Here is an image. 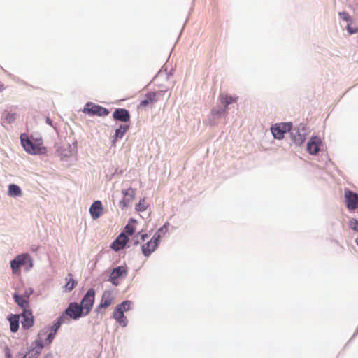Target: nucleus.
<instances>
[{
    "label": "nucleus",
    "mask_w": 358,
    "mask_h": 358,
    "mask_svg": "<svg viewBox=\"0 0 358 358\" xmlns=\"http://www.w3.org/2000/svg\"><path fill=\"white\" fill-rule=\"evenodd\" d=\"M131 306V302L127 300L119 304L114 310L113 317L122 327H125L127 324V320L124 315V312L130 310Z\"/></svg>",
    "instance_id": "7ed1b4c3"
},
{
    "label": "nucleus",
    "mask_w": 358,
    "mask_h": 358,
    "mask_svg": "<svg viewBox=\"0 0 358 358\" xmlns=\"http://www.w3.org/2000/svg\"><path fill=\"white\" fill-rule=\"evenodd\" d=\"M23 320L21 322L23 328L29 329L34 324V317L31 310H23L22 313Z\"/></svg>",
    "instance_id": "dca6fc26"
},
{
    "label": "nucleus",
    "mask_w": 358,
    "mask_h": 358,
    "mask_svg": "<svg viewBox=\"0 0 358 358\" xmlns=\"http://www.w3.org/2000/svg\"><path fill=\"white\" fill-rule=\"evenodd\" d=\"M294 141L297 143H301L304 141V137L301 135H299L298 137H295Z\"/></svg>",
    "instance_id": "72a5a7b5"
},
{
    "label": "nucleus",
    "mask_w": 358,
    "mask_h": 358,
    "mask_svg": "<svg viewBox=\"0 0 358 358\" xmlns=\"http://www.w3.org/2000/svg\"><path fill=\"white\" fill-rule=\"evenodd\" d=\"M157 94L154 92H150L147 93L144 97V99L141 101L139 104V107L145 108L148 106H152L155 102H157Z\"/></svg>",
    "instance_id": "2eb2a0df"
},
{
    "label": "nucleus",
    "mask_w": 358,
    "mask_h": 358,
    "mask_svg": "<svg viewBox=\"0 0 358 358\" xmlns=\"http://www.w3.org/2000/svg\"><path fill=\"white\" fill-rule=\"evenodd\" d=\"M135 227L131 223H128L124 227V232L128 235H132L135 232Z\"/></svg>",
    "instance_id": "c85d7f7f"
},
{
    "label": "nucleus",
    "mask_w": 358,
    "mask_h": 358,
    "mask_svg": "<svg viewBox=\"0 0 358 358\" xmlns=\"http://www.w3.org/2000/svg\"><path fill=\"white\" fill-rule=\"evenodd\" d=\"M113 117L115 120L127 122L130 120V114L124 108H117L113 112Z\"/></svg>",
    "instance_id": "ddd939ff"
},
{
    "label": "nucleus",
    "mask_w": 358,
    "mask_h": 358,
    "mask_svg": "<svg viewBox=\"0 0 358 358\" xmlns=\"http://www.w3.org/2000/svg\"><path fill=\"white\" fill-rule=\"evenodd\" d=\"M136 239L134 241V244L137 245L141 241H144L146 238H148V234L142 232H139L137 236L135 237Z\"/></svg>",
    "instance_id": "cd10ccee"
},
{
    "label": "nucleus",
    "mask_w": 358,
    "mask_h": 358,
    "mask_svg": "<svg viewBox=\"0 0 358 358\" xmlns=\"http://www.w3.org/2000/svg\"><path fill=\"white\" fill-rule=\"evenodd\" d=\"M95 299V292L91 288L88 289L86 294L81 301L80 307L84 312V315H87L90 312Z\"/></svg>",
    "instance_id": "20e7f679"
},
{
    "label": "nucleus",
    "mask_w": 358,
    "mask_h": 358,
    "mask_svg": "<svg viewBox=\"0 0 358 358\" xmlns=\"http://www.w3.org/2000/svg\"><path fill=\"white\" fill-rule=\"evenodd\" d=\"M55 334H56L55 332H53V331L48 334L47 338H46V344H50L52 343V341H53V339L55 338Z\"/></svg>",
    "instance_id": "473e14b6"
},
{
    "label": "nucleus",
    "mask_w": 358,
    "mask_h": 358,
    "mask_svg": "<svg viewBox=\"0 0 358 358\" xmlns=\"http://www.w3.org/2000/svg\"><path fill=\"white\" fill-rule=\"evenodd\" d=\"M32 293L33 289L31 288H28L24 291V292L21 296L29 300V298L32 294Z\"/></svg>",
    "instance_id": "2f4dec72"
},
{
    "label": "nucleus",
    "mask_w": 358,
    "mask_h": 358,
    "mask_svg": "<svg viewBox=\"0 0 358 358\" xmlns=\"http://www.w3.org/2000/svg\"><path fill=\"white\" fill-rule=\"evenodd\" d=\"M38 345H39V346H43V344H41V342H39V343H38Z\"/></svg>",
    "instance_id": "a19ab883"
},
{
    "label": "nucleus",
    "mask_w": 358,
    "mask_h": 358,
    "mask_svg": "<svg viewBox=\"0 0 358 358\" xmlns=\"http://www.w3.org/2000/svg\"><path fill=\"white\" fill-rule=\"evenodd\" d=\"M344 198L346 207L349 210H355L358 208V194L350 189H345Z\"/></svg>",
    "instance_id": "423d86ee"
},
{
    "label": "nucleus",
    "mask_w": 358,
    "mask_h": 358,
    "mask_svg": "<svg viewBox=\"0 0 358 358\" xmlns=\"http://www.w3.org/2000/svg\"><path fill=\"white\" fill-rule=\"evenodd\" d=\"M292 124L290 123H277L271 128L272 134L275 138L282 139L285 134L291 130Z\"/></svg>",
    "instance_id": "0eeeda50"
},
{
    "label": "nucleus",
    "mask_w": 358,
    "mask_h": 358,
    "mask_svg": "<svg viewBox=\"0 0 358 358\" xmlns=\"http://www.w3.org/2000/svg\"><path fill=\"white\" fill-rule=\"evenodd\" d=\"M348 31H349V32H350V33H351V34H352V33H355V31H352V30H350V27H349V26L348 27Z\"/></svg>",
    "instance_id": "58836bf2"
},
{
    "label": "nucleus",
    "mask_w": 358,
    "mask_h": 358,
    "mask_svg": "<svg viewBox=\"0 0 358 358\" xmlns=\"http://www.w3.org/2000/svg\"><path fill=\"white\" fill-rule=\"evenodd\" d=\"M124 197L127 196H129V198H124L120 202V207L122 209L125 208L129 203L134 199L135 196V190L132 188H129L126 190H124L122 192Z\"/></svg>",
    "instance_id": "f3484780"
},
{
    "label": "nucleus",
    "mask_w": 358,
    "mask_h": 358,
    "mask_svg": "<svg viewBox=\"0 0 358 358\" xmlns=\"http://www.w3.org/2000/svg\"><path fill=\"white\" fill-rule=\"evenodd\" d=\"M66 283L65 284V289L70 292L74 289L77 285V281L73 278L71 273H69L66 277Z\"/></svg>",
    "instance_id": "412c9836"
},
{
    "label": "nucleus",
    "mask_w": 358,
    "mask_h": 358,
    "mask_svg": "<svg viewBox=\"0 0 358 358\" xmlns=\"http://www.w3.org/2000/svg\"><path fill=\"white\" fill-rule=\"evenodd\" d=\"M355 241H356V243L358 245V237L356 238Z\"/></svg>",
    "instance_id": "ea45409f"
},
{
    "label": "nucleus",
    "mask_w": 358,
    "mask_h": 358,
    "mask_svg": "<svg viewBox=\"0 0 358 358\" xmlns=\"http://www.w3.org/2000/svg\"><path fill=\"white\" fill-rule=\"evenodd\" d=\"M43 358H53V355L52 353H48L43 357Z\"/></svg>",
    "instance_id": "c9c22d12"
},
{
    "label": "nucleus",
    "mask_w": 358,
    "mask_h": 358,
    "mask_svg": "<svg viewBox=\"0 0 358 358\" xmlns=\"http://www.w3.org/2000/svg\"><path fill=\"white\" fill-rule=\"evenodd\" d=\"M339 15H340L341 19H343V20H345L346 22H349V21L351 20L350 16L346 12L339 13Z\"/></svg>",
    "instance_id": "7c9ffc66"
},
{
    "label": "nucleus",
    "mask_w": 358,
    "mask_h": 358,
    "mask_svg": "<svg viewBox=\"0 0 358 358\" xmlns=\"http://www.w3.org/2000/svg\"><path fill=\"white\" fill-rule=\"evenodd\" d=\"M168 224H164L162 227H160L154 234L152 239L157 240L159 242L160 238L168 231Z\"/></svg>",
    "instance_id": "b1692460"
},
{
    "label": "nucleus",
    "mask_w": 358,
    "mask_h": 358,
    "mask_svg": "<svg viewBox=\"0 0 358 358\" xmlns=\"http://www.w3.org/2000/svg\"><path fill=\"white\" fill-rule=\"evenodd\" d=\"M19 320L20 316L17 315H11L8 317L10 322V331L12 332H16L19 328Z\"/></svg>",
    "instance_id": "aec40b11"
},
{
    "label": "nucleus",
    "mask_w": 358,
    "mask_h": 358,
    "mask_svg": "<svg viewBox=\"0 0 358 358\" xmlns=\"http://www.w3.org/2000/svg\"><path fill=\"white\" fill-rule=\"evenodd\" d=\"M90 213L93 220H97L104 213L103 207L100 201H94L90 208Z\"/></svg>",
    "instance_id": "1a4fd4ad"
},
{
    "label": "nucleus",
    "mask_w": 358,
    "mask_h": 358,
    "mask_svg": "<svg viewBox=\"0 0 358 358\" xmlns=\"http://www.w3.org/2000/svg\"><path fill=\"white\" fill-rule=\"evenodd\" d=\"M4 89V86L3 84H0V92H1Z\"/></svg>",
    "instance_id": "4c0bfd02"
},
{
    "label": "nucleus",
    "mask_w": 358,
    "mask_h": 358,
    "mask_svg": "<svg viewBox=\"0 0 358 358\" xmlns=\"http://www.w3.org/2000/svg\"><path fill=\"white\" fill-rule=\"evenodd\" d=\"M322 141L317 136H313L307 144V150L311 155H315L320 151Z\"/></svg>",
    "instance_id": "9b49d317"
},
{
    "label": "nucleus",
    "mask_w": 358,
    "mask_h": 358,
    "mask_svg": "<svg viewBox=\"0 0 358 358\" xmlns=\"http://www.w3.org/2000/svg\"><path fill=\"white\" fill-rule=\"evenodd\" d=\"M13 298L15 299V301L16 302V303L20 306L22 308H23V310H28L29 309V300H27V299H25L24 297L22 296L21 295H19L17 293H15L14 295H13Z\"/></svg>",
    "instance_id": "a211bd4d"
},
{
    "label": "nucleus",
    "mask_w": 358,
    "mask_h": 358,
    "mask_svg": "<svg viewBox=\"0 0 358 358\" xmlns=\"http://www.w3.org/2000/svg\"><path fill=\"white\" fill-rule=\"evenodd\" d=\"M23 358H25V357H24Z\"/></svg>",
    "instance_id": "79ce46f5"
},
{
    "label": "nucleus",
    "mask_w": 358,
    "mask_h": 358,
    "mask_svg": "<svg viewBox=\"0 0 358 358\" xmlns=\"http://www.w3.org/2000/svg\"><path fill=\"white\" fill-rule=\"evenodd\" d=\"M147 206H148V205L145 202V199H143L140 200L139 203L137 204V206L136 207V209L138 211H144L146 210Z\"/></svg>",
    "instance_id": "bb28decb"
},
{
    "label": "nucleus",
    "mask_w": 358,
    "mask_h": 358,
    "mask_svg": "<svg viewBox=\"0 0 358 358\" xmlns=\"http://www.w3.org/2000/svg\"><path fill=\"white\" fill-rule=\"evenodd\" d=\"M127 275V269L124 266H117L115 268L110 275V280L113 284L117 285V279L122 276H125Z\"/></svg>",
    "instance_id": "f8f14e48"
},
{
    "label": "nucleus",
    "mask_w": 358,
    "mask_h": 358,
    "mask_svg": "<svg viewBox=\"0 0 358 358\" xmlns=\"http://www.w3.org/2000/svg\"><path fill=\"white\" fill-rule=\"evenodd\" d=\"M113 301V298L111 296V294L108 292H105L103 295L102 298L100 302V304L99 306V308H106L110 306Z\"/></svg>",
    "instance_id": "6ab92c4d"
},
{
    "label": "nucleus",
    "mask_w": 358,
    "mask_h": 358,
    "mask_svg": "<svg viewBox=\"0 0 358 358\" xmlns=\"http://www.w3.org/2000/svg\"><path fill=\"white\" fill-rule=\"evenodd\" d=\"M221 102L224 104L225 108H227L229 104L236 102L237 97H234L227 94H222L220 96Z\"/></svg>",
    "instance_id": "393cba45"
},
{
    "label": "nucleus",
    "mask_w": 358,
    "mask_h": 358,
    "mask_svg": "<svg viewBox=\"0 0 358 358\" xmlns=\"http://www.w3.org/2000/svg\"><path fill=\"white\" fill-rule=\"evenodd\" d=\"M21 144L27 152L31 155L43 154L45 148L41 144H34L25 134L20 136Z\"/></svg>",
    "instance_id": "f03ea898"
},
{
    "label": "nucleus",
    "mask_w": 358,
    "mask_h": 358,
    "mask_svg": "<svg viewBox=\"0 0 358 358\" xmlns=\"http://www.w3.org/2000/svg\"><path fill=\"white\" fill-rule=\"evenodd\" d=\"M349 226L352 229L358 231V221L357 220L351 219L349 221Z\"/></svg>",
    "instance_id": "c756f323"
},
{
    "label": "nucleus",
    "mask_w": 358,
    "mask_h": 358,
    "mask_svg": "<svg viewBox=\"0 0 358 358\" xmlns=\"http://www.w3.org/2000/svg\"><path fill=\"white\" fill-rule=\"evenodd\" d=\"M6 358H11V355H10V350L8 348H6Z\"/></svg>",
    "instance_id": "f704fd0d"
},
{
    "label": "nucleus",
    "mask_w": 358,
    "mask_h": 358,
    "mask_svg": "<svg viewBox=\"0 0 358 358\" xmlns=\"http://www.w3.org/2000/svg\"><path fill=\"white\" fill-rule=\"evenodd\" d=\"M46 122H47L48 124L52 125V121H51V120H50V118H48V117L46 119Z\"/></svg>",
    "instance_id": "e433bc0d"
},
{
    "label": "nucleus",
    "mask_w": 358,
    "mask_h": 358,
    "mask_svg": "<svg viewBox=\"0 0 358 358\" xmlns=\"http://www.w3.org/2000/svg\"><path fill=\"white\" fill-rule=\"evenodd\" d=\"M159 243V242L158 241L152 238L150 241L142 245L141 250L143 254L146 257L149 256L156 250Z\"/></svg>",
    "instance_id": "4468645a"
},
{
    "label": "nucleus",
    "mask_w": 358,
    "mask_h": 358,
    "mask_svg": "<svg viewBox=\"0 0 358 358\" xmlns=\"http://www.w3.org/2000/svg\"><path fill=\"white\" fill-rule=\"evenodd\" d=\"M69 322V318L66 317V315H62L59 317L57 322L52 326L53 332L57 333L58 329L61 326L62 324L66 323Z\"/></svg>",
    "instance_id": "a878e982"
},
{
    "label": "nucleus",
    "mask_w": 358,
    "mask_h": 358,
    "mask_svg": "<svg viewBox=\"0 0 358 358\" xmlns=\"http://www.w3.org/2000/svg\"><path fill=\"white\" fill-rule=\"evenodd\" d=\"M129 238L124 233H121L117 238L112 243L111 248L115 251H119L124 248Z\"/></svg>",
    "instance_id": "9d476101"
},
{
    "label": "nucleus",
    "mask_w": 358,
    "mask_h": 358,
    "mask_svg": "<svg viewBox=\"0 0 358 358\" xmlns=\"http://www.w3.org/2000/svg\"><path fill=\"white\" fill-rule=\"evenodd\" d=\"M129 127V125H120V127L115 130L114 141L119 138H122L125 133L128 131Z\"/></svg>",
    "instance_id": "5701e85b"
},
{
    "label": "nucleus",
    "mask_w": 358,
    "mask_h": 358,
    "mask_svg": "<svg viewBox=\"0 0 358 358\" xmlns=\"http://www.w3.org/2000/svg\"><path fill=\"white\" fill-rule=\"evenodd\" d=\"M22 192L20 187L15 184L8 186V195L10 196H21Z\"/></svg>",
    "instance_id": "4be33fe9"
},
{
    "label": "nucleus",
    "mask_w": 358,
    "mask_h": 358,
    "mask_svg": "<svg viewBox=\"0 0 358 358\" xmlns=\"http://www.w3.org/2000/svg\"><path fill=\"white\" fill-rule=\"evenodd\" d=\"M32 266V260L27 253L19 255L10 262L12 272L15 275H20L21 267H24L26 271H29Z\"/></svg>",
    "instance_id": "f257e3e1"
},
{
    "label": "nucleus",
    "mask_w": 358,
    "mask_h": 358,
    "mask_svg": "<svg viewBox=\"0 0 358 358\" xmlns=\"http://www.w3.org/2000/svg\"><path fill=\"white\" fill-rule=\"evenodd\" d=\"M62 315L76 320L84 315V312L77 303H71Z\"/></svg>",
    "instance_id": "6e6552de"
},
{
    "label": "nucleus",
    "mask_w": 358,
    "mask_h": 358,
    "mask_svg": "<svg viewBox=\"0 0 358 358\" xmlns=\"http://www.w3.org/2000/svg\"><path fill=\"white\" fill-rule=\"evenodd\" d=\"M83 112L89 115H96L99 116H106L109 114V111L107 108L92 102L86 103Z\"/></svg>",
    "instance_id": "39448f33"
}]
</instances>
